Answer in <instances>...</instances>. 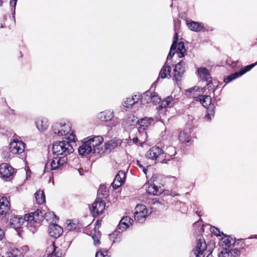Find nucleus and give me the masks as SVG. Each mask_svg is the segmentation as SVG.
Instances as JSON below:
<instances>
[{
	"label": "nucleus",
	"mask_w": 257,
	"mask_h": 257,
	"mask_svg": "<svg viewBox=\"0 0 257 257\" xmlns=\"http://www.w3.org/2000/svg\"><path fill=\"white\" fill-rule=\"evenodd\" d=\"M103 138L101 136L89 137L84 140L78 148L81 155H86L90 153H100Z\"/></svg>",
	"instance_id": "obj_1"
},
{
	"label": "nucleus",
	"mask_w": 257,
	"mask_h": 257,
	"mask_svg": "<svg viewBox=\"0 0 257 257\" xmlns=\"http://www.w3.org/2000/svg\"><path fill=\"white\" fill-rule=\"evenodd\" d=\"M71 124L67 123H56L52 126L53 133L58 136H65L66 139L70 141H75V135L71 129Z\"/></svg>",
	"instance_id": "obj_2"
},
{
	"label": "nucleus",
	"mask_w": 257,
	"mask_h": 257,
	"mask_svg": "<svg viewBox=\"0 0 257 257\" xmlns=\"http://www.w3.org/2000/svg\"><path fill=\"white\" fill-rule=\"evenodd\" d=\"M74 143L75 141H57L54 143L52 147V151L54 154L63 155L66 157L68 155L73 153L74 149L71 143Z\"/></svg>",
	"instance_id": "obj_3"
},
{
	"label": "nucleus",
	"mask_w": 257,
	"mask_h": 257,
	"mask_svg": "<svg viewBox=\"0 0 257 257\" xmlns=\"http://www.w3.org/2000/svg\"><path fill=\"white\" fill-rule=\"evenodd\" d=\"M187 92L190 93V97L194 98L196 101H199L204 107H207L211 105L212 100L211 96L201 95L204 93L203 88L194 87L189 89Z\"/></svg>",
	"instance_id": "obj_4"
},
{
	"label": "nucleus",
	"mask_w": 257,
	"mask_h": 257,
	"mask_svg": "<svg viewBox=\"0 0 257 257\" xmlns=\"http://www.w3.org/2000/svg\"><path fill=\"white\" fill-rule=\"evenodd\" d=\"M212 251L207 249V245L203 237L199 235L197 237V243L193 249L191 257H206L211 253Z\"/></svg>",
	"instance_id": "obj_5"
},
{
	"label": "nucleus",
	"mask_w": 257,
	"mask_h": 257,
	"mask_svg": "<svg viewBox=\"0 0 257 257\" xmlns=\"http://www.w3.org/2000/svg\"><path fill=\"white\" fill-rule=\"evenodd\" d=\"M178 39V33L176 32L173 38V44L171 47L170 51L168 54L167 59L165 65L163 66L162 69L161 70V71L159 74V77H160L161 78H169L171 77L170 74L171 68L170 66L168 65V62L169 61V59L170 58H172V57L175 54V52L174 51L176 49V46L175 43Z\"/></svg>",
	"instance_id": "obj_6"
},
{
	"label": "nucleus",
	"mask_w": 257,
	"mask_h": 257,
	"mask_svg": "<svg viewBox=\"0 0 257 257\" xmlns=\"http://www.w3.org/2000/svg\"><path fill=\"white\" fill-rule=\"evenodd\" d=\"M25 219L28 222L29 227L33 232L32 227L34 226V228L39 226L41 222L44 219L43 213L40 209H37L34 212H31L25 215Z\"/></svg>",
	"instance_id": "obj_7"
},
{
	"label": "nucleus",
	"mask_w": 257,
	"mask_h": 257,
	"mask_svg": "<svg viewBox=\"0 0 257 257\" xmlns=\"http://www.w3.org/2000/svg\"><path fill=\"white\" fill-rule=\"evenodd\" d=\"M146 158L156 160L163 163H166V156H164V151L159 147L154 146L151 148L146 154Z\"/></svg>",
	"instance_id": "obj_8"
},
{
	"label": "nucleus",
	"mask_w": 257,
	"mask_h": 257,
	"mask_svg": "<svg viewBox=\"0 0 257 257\" xmlns=\"http://www.w3.org/2000/svg\"><path fill=\"white\" fill-rule=\"evenodd\" d=\"M151 210H149L143 204H138L135 208V220L139 223H144L147 216L152 213Z\"/></svg>",
	"instance_id": "obj_9"
},
{
	"label": "nucleus",
	"mask_w": 257,
	"mask_h": 257,
	"mask_svg": "<svg viewBox=\"0 0 257 257\" xmlns=\"http://www.w3.org/2000/svg\"><path fill=\"white\" fill-rule=\"evenodd\" d=\"M67 158L65 156L56 157L54 158L49 164L47 163L45 165V170H57L60 168L67 163Z\"/></svg>",
	"instance_id": "obj_10"
},
{
	"label": "nucleus",
	"mask_w": 257,
	"mask_h": 257,
	"mask_svg": "<svg viewBox=\"0 0 257 257\" xmlns=\"http://www.w3.org/2000/svg\"><path fill=\"white\" fill-rule=\"evenodd\" d=\"M105 207L104 201L99 198H97L92 204L90 209L93 216H97L102 213Z\"/></svg>",
	"instance_id": "obj_11"
},
{
	"label": "nucleus",
	"mask_w": 257,
	"mask_h": 257,
	"mask_svg": "<svg viewBox=\"0 0 257 257\" xmlns=\"http://www.w3.org/2000/svg\"><path fill=\"white\" fill-rule=\"evenodd\" d=\"M10 149L13 154H21L24 151L25 144L22 141L14 139L10 144Z\"/></svg>",
	"instance_id": "obj_12"
},
{
	"label": "nucleus",
	"mask_w": 257,
	"mask_h": 257,
	"mask_svg": "<svg viewBox=\"0 0 257 257\" xmlns=\"http://www.w3.org/2000/svg\"><path fill=\"white\" fill-rule=\"evenodd\" d=\"M14 173V169L7 163L0 165V177L4 179L10 178Z\"/></svg>",
	"instance_id": "obj_13"
},
{
	"label": "nucleus",
	"mask_w": 257,
	"mask_h": 257,
	"mask_svg": "<svg viewBox=\"0 0 257 257\" xmlns=\"http://www.w3.org/2000/svg\"><path fill=\"white\" fill-rule=\"evenodd\" d=\"M185 62L183 61H181L175 65V67L174 69L173 77L176 81L181 80L185 72Z\"/></svg>",
	"instance_id": "obj_14"
},
{
	"label": "nucleus",
	"mask_w": 257,
	"mask_h": 257,
	"mask_svg": "<svg viewBox=\"0 0 257 257\" xmlns=\"http://www.w3.org/2000/svg\"><path fill=\"white\" fill-rule=\"evenodd\" d=\"M154 122V119L152 117H145L138 120L137 123L139 125V127L137 131L139 132H141L142 131H145L153 124Z\"/></svg>",
	"instance_id": "obj_15"
},
{
	"label": "nucleus",
	"mask_w": 257,
	"mask_h": 257,
	"mask_svg": "<svg viewBox=\"0 0 257 257\" xmlns=\"http://www.w3.org/2000/svg\"><path fill=\"white\" fill-rule=\"evenodd\" d=\"M62 227L57 224H51L49 225L48 232L49 234L55 238L59 237L63 233Z\"/></svg>",
	"instance_id": "obj_16"
},
{
	"label": "nucleus",
	"mask_w": 257,
	"mask_h": 257,
	"mask_svg": "<svg viewBox=\"0 0 257 257\" xmlns=\"http://www.w3.org/2000/svg\"><path fill=\"white\" fill-rule=\"evenodd\" d=\"M125 176L124 172L119 171L115 176L114 181L112 183L113 188L116 189L119 187L124 183Z\"/></svg>",
	"instance_id": "obj_17"
},
{
	"label": "nucleus",
	"mask_w": 257,
	"mask_h": 257,
	"mask_svg": "<svg viewBox=\"0 0 257 257\" xmlns=\"http://www.w3.org/2000/svg\"><path fill=\"white\" fill-rule=\"evenodd\" d=\"M25 221V217L23 218L18 215H15L10 219L11 226L15 229L20 228Z\"/></svg>",
	"instance_id": "obj_18"
},
{
	"label": "nucleus",
	"mask_w": 257,
	"mask_h": 257,
	"mask_svg": "<svg viewBox=\"0 0 257 257\" xmlns=\"http://www.w3.org/2000/svg\"><path fill=\"white\" fill-rule=\"evenodd\" d=\"M133 222V219L129 216L123 217L120 220L117 229L122 231H124L132 225Z\"/></svg>",
	"instance_id": "obj_19"
},
{
	"label": "nucleus",
	"mask_w": 257,
	"mask_h": 257,
	"mask_svg": "<svg viewBox=\"0 0 257 257\" xmlns=\"http://www.w3.org/2000/svg\"><path fill=\"white\" fill-rule=\"evenodd\" d=\"M240 251L236 248L228 250L227 248L223 249L218 254V257H238Z\"/></svg>",
	"instance_id": "obj_20"
},
{
	"label": "nucleus",
	"mask_w": 257,
	"mask_h": 257,
	"mask_svg": "<svg viewBox=\"0 0 257 257\" xmlns=\"http://www.w3.org/2000/svg\"><path fill=\"white\" fill-rule=\"evenodd\" d=\"M140 98L141 96L139 95H135L127 98L123 102V106L126 108H132L138 104Z\"/></svg>",
	"instance_id": "obj_21"
},
{
	"label": "nucleus",
	"mask_w": 257,
	"mask_h": 257,
	"mask_svg": "<svg viewBox=\"0 0 257 257\" xmlns=\"http://www.w3.org/2000/svg\"><path fill=\"white\" fill-rule=\"evenodd\" d=\"M145 187L147 192L153 195H159L163 190L161 187H159L155 184H150L149 183L146 184Z\"/></svg>",
	"instance_id": "obj_22"
},
{
	"label": "nucleus",
	"mask_w": 257,
	"mask_h": 257,
	"mask_svg": "<svg viewBox=\"0 0 257 257\" xmlns=\"http://www.w3.org/2000/svg\"><path fill=\"white\" fill-rule=\"evenodd\" d=\"M47 251L48 257H62V253L61 249L56 247L54 243L51 244L48 248Z\"/></svg>",
	"instance_id": "obj_23"
},
{
	"label": "nucleus",
	"mask_w": 257,
	"mask_h": 257,
	"mask_svg": "<svg viewBox=\"0 0 257 257\" xmlns=\"http://www.w3.org/2000/svg\"><path fill=\"white\" fill-rule=\"evenodd\" d=\"M10 204L6 197L0 199V214H5L10 210Z\"/></svg>",
	"instance_id": "obj_24"
},
{
	"label": "nucleus",
	"mask_w": 257,
	"mask_h": 257,
	"mask_svg": "<svg viewBox=\"0 0 257 257\" xmlns=\"http://www.w3.org/2000/svg\"><path fill=\"white\" fill-rule=\"evenodd\" d=\"M98 117L101 121H107L112 119L113 117V113L111 110H105L100 112L98 115Z\"/></svg>",
	"instance_id": "obj_25"
},
{
	"label": "nucleus",
	"mask_w": 257,
	"mask_h": 257,
	"mask_svg": "<svg viewBox=\"0 0 257 257\" xmlns=\"http://www.w3.org/2000/svg\"><path fill=\"white\" fill-rule=\"evenodd\" d=\"M187 26L190 30L194 32H199L204 28L203 23L191 21L187 23Z\"/></svg>",
	"instance_id": "obj_26"
},
{
	"label": "nucleus",
	"mask_w": 257,
	"mask_h": 257,
	"mask_svg": "<svg viewBox=\"0 0 257 257\" xmlns=\"http://www.w3.org/2000/svg\"><path fill=\"white\" fill-rule=\"evenodd\" d=\"M36 125L40 131H43L48 127V120L45 118H38L36 121Z\"/></svg>",
	"instance_id": "obj_27"
},
{
	"label": "nucleus",
	"mask_w": 257,
	"mask_h": 257,
	"mask_svg": "<svg viewBox=\"0 0 257 257\" xmlns=\"http://www.w3.org/2000/svg\"><path fill=\"white\" fill-rule=\"evenodd\" d=\"M198 75L202 80L207 81L210 78V73L208 69L204 67H201L197 70Z\"/></svg>",
	"instance_id": "obj_28"
},
{
	"label": "nucleus",
	"mask_w": 257,
	"mask_h": 257,
	"mask_svg": "<svg viewBox=\"0 0 257 257\" xmlns=\"http://www.w3.org/2000/svg\"><path fill=\"white\" fill-rule=\"evenodd\" d=\"M190 131L185 130L181 131L179 135V140L183 143H188L190 142Z\"/></svg>",
	"instance_id": "obj_29"
},
{
	"label": "nucleus",
	"mask_w": 257,
	"mask_h": 257,
	"mask_svg": "<svg viewBox=\"0 0 257 257\" xmlns=\"http://www.w3.org/2000/svg\"><path fill=\"white\" fill-rule=\"evenodd\" d=\"M6 257H23V255L20 250L17 248H13L7 251Z\"/></svg>",
	"instance_id": "obj_30"
},
{
	"label": "nucleus",
	"mask_w": 257,
	"mask_h": 257,
	"mask_svg": "<svg viewBox=\"0 0 257 257\" xmlns=\"http://www.w3.org/2000/svg\"><path fill=\"white\" fill-rule=\"evenodd\" d=\"M177 41L176 44V49L174 51L175 53L177 48L176 53L178 55L179 58H182L184 56V54L186 53V49L185 48L184 44L183 42H180L178 45H177Z\"/></svg>",
	"instance_id": "obj_31"
},
{
	"label": "nucleus",
	"mask_w": 257,
	"mask_h": 257,
	"mask_svg": "<svg viewBox=\"0 0 257 257\" xmlns=\"http://www.w3.org/2000/svg\"><path fill=\"white\" fill-rule=\"evenodd\" d=\"M235 242V239L229 236H226L221 239V245L226 247H229Z\"/></svg>",
	"instance_id": "obj_32"
},
{
	"label": "nucleus",
	"mask_w": 257,
	"mask_h": 257,
	"mask_svg": "<svg viewBox=\"0 0 257 257\" xmlns=\"http://www.w3.org/2000/svg\"><path fill=\"white\" fill-rule=\"evenodd\" d=\"M36 202L39 204H42L45 202V196L42 190H39L35 194Z\"/></svg>",
	"instance_id": "obj_33"
},
{
	"label": "nucleus",
	"mask_w": 257,
	"mask_h": 257,
	"mask_svg": "<svg viewBox=\"0 0 257 257\" xmlns=\"http://www.w3.org/2000/svg\"><path fill=\"white\" fill-rule=\"evenodd\" d=\"M78 226V222L76 220H68L66 222L65 228L68 231H72L75 229Z\"/></svg>",
	"instance_id": "obj_34"
},
{
	"label": "nucleus",
	"mask_w": 257,
	"mask_h": 257,
	"mask_svg": "<svg viewBox=\"0 0 257 257\" xmlns=\"http://www.w3.org/2000/svg\"><path fill=\"white\" fill-rule=\"evenodd\" d=\"M173 99L172 97L168 96L165 100H163L161 102L160 107L162 108H165L168 106H172L174 104L173 102Z\"/></svg>",
	"instance_id": "obj_35"
},
{
	"label": "nucleus",
	"mask_w": 257,
	"mask_h": 257,
	"mask_svg": "<svg viewBox=\"0 0 257 257\" xmlns=\"http://www.w3.org/2000/svg\"><path fill=\"white\" fill-rule=\"evenodd\" d=\"M240 76V75L239 72H235L234 74H232L229 76H227L224 78V82L226 83H228L231 82L232 80L235 79V78Z\"/></svg>",
	"instance_id": "obj_36"
},
{
	"label": "nucleus",
	"mask_w": 257,
	"mask_h": 257,
	"mask_svg": "<svg viewBox=\"0 0 257 257\" xmlns=\"http://www.w3.org/2000/svg\"><path fill=\"white\" fill-rule=\"evenodd\" d=\"M153 92H152L151 89L146 91L143 96L142 98L144 99L147 103L151 102L152 96H153Z\"/></svg>",
	"instance_id": "obj_37"
},
{
	"label": "nucleus",
	"mask_w": 257,
	"mask_h": 257,
	"mask_svg": "<svg viewBox=\"0 0 257 257\" xmlns=\"http://www.w3.org/2000/svg\"><path fill=\"white\" fill-rule=\"evenodd\" d=\"M176 149L173 147H169L167 149V152L166 154H164V156H166V158L167 156H170V157L174 156L176 155Z\"/></svg>",
	"instance_id": "obj_38"
},
{
	"label": "nucleus",
	"mask_w": 257,
	"mask_h": 257,
	"mask_svg": "<svg viewBox=\"0 0 257 257\" xmlns=\"http://www.w3.org/2000/svg\"><path fill=\"white\" fill-rule=\"evenodd\" d=\"M257 64V62L251 64V65L246 66L244 69L241 70L239 71V73L240 75V76L242 75L243 74H245L247 71H249L250 70H251L253 67H254Z\"/></svg>",
	"instance_id": "obj_39"
},
{
	"label": "nucleus",
	"mask_w": 257,
	"mask_h": 257,
	"mask_svg": "<svg viewBox=\"0 0 257 257\" xmlns=\"http://www.w3.org/2000/svg\"><path fill=\"white\" fill-rule=\"evenodd\" d=\"M152 97L151 102H152L154 104H158L161 102V98L157 93L153 92V96H152Z\"/></svg>",
	"instance_id": "obj_40"
},
{
	"label": "nucleus",
	"mask_w": 257,
	"mask_h": 257,
	"mask_svg": "<svg viewBox=\"0 0 257 257\" xmlns=\"http://www.w3.org/2000/svg\"><path fill=\"white\" fill-rule=\"evenodd\" d=\"M137 165L143 170L144 174H147L148 172V169L145 168V167L141 163V162L139 160L137 161Z\"/></svg>",
	"instance_id": "obj_41"
},
{
	"label": "nucleus",
	"mask_w": 257,
	"mask_h": 257,
	"mask_svg": "<svg viewBox=\"0 0 257 257\" xmlns=\"http://www.w3.org/2000/svg\"><path fill=\"white\" fill-rule=\"evenodd\" d=\"M120 122V120L118 118H115L113 119L110 123L111 126H114L119 124Z\"/></svg>",
	"instance_id": "obj_42"
},
{
	"label": "nucleus",
	"mask_w": 257,
	"mask_h": 257,
	"mask_svg": "<svg viewBox=\"0 0 257 257\" xmlns=\"http://www.w3.org/2000/svg\"><path fill=\"white\" fill-rule=\"evenodd\" d=\"M211 231L214 233L215 235H216L217 236H220V231L218 229V228H216V227H213L212 228H211Z\"/></svg>",
	"instance_id": "obj_43"
},
{
	"label": "nucleus",
	"mask_w": 257,
	"mask_h": 257,
	"mask_svg": "<svg viewBox=\"0 0 257 257\" xmlns=\"http://www.w3.org/2000/svg\"><path fill=\"white\" fill-rule=\"evenodd\" d=\"M128 143H131V141H133L134 143L136 144L138 142V138L137 137H134L133 139L131 138V137H129V140H128Z\"/></svg>",
	"instance_id": "obj_44"
},
{
	"label": "nucleus",
	"mask_w": 257,
	"mask_h": 257,
	"mask_svg": "<svg viewBox=\"0 0 257 257\" xmlns=\"http://www.w3.org/2000/svg\"><path fill=\"white\" fill-rule=\"evenodd\" d=\"M92 238L94 240V244L95 245L99 244L100 243V241L99 239L98 238H97L96 237L93 236Z\"/></svg>",
	"instance_id": "obj_45"
},
{
	"label": "nucleus",
	"mask_w": 257,
	"mask_h": 257,
	"mask_svg": "<svg viewBox=\"0 0 257 257\" xmlns=\"http://www.w3.org/2000/svg\"><path fill=\"white\" fill-rule=\"evenodd\" d=\"M95 257H105V255L102 251H99L96 253Z\"/></svg>",
	"instance_id": "obj_46"
},
{
	"label": "nucleus",
	"mask_w": 257,
	"mask_h": 257,
	"mask_svg": "<svg viewBox=\"0 0 257 257\" xmlns=\"http://www.w3.org/2000/svg\"><path fill=\"white\" fill-rule=\"evenodd\" d=\"M5 236V233L3 229L0 228V241L2 240Z\"/></svg>",
	"instance_id": "obj_47"
},
{
	"label": "nucleus",
	"mask_w": 257,
	"mask_h": 257,
	"mask_svg": "<svg viewBox=\"0 0 257 257\" xmlns=\"http://www.w3.org/2000/svg\"><path fill=\"white\" fill-rule=\"evenodd\" d=\"M212 85H213V84H212L211 80L209 81V82L206 85L207 88L208 90L211 89Z\"/></svg>",
	"instance_id": "obj_48"
},
{
	"label": "nucleus",
	"mask_w": 257,
	"mask_h": 257,
	"mask_svg": "<svg viewBox=\"0 0 257 257\" xmlns=\"http://www.w3.org/2000/svg\"><path fill=\"white\" fill-rule=\"evenodd\" d=\"M17 0H11L10 5L13 7H15L17 4Z\"/></svg>",
	"instance_id": "obj_49"
},
{
	"label": "nucleus",
	"mask_w": 257,
	"mask_h": 257,
	"mask_svg": "<svg viewBox=\"0 0 257 257\" xmlns=\"http://www.w3.org/2000/svg\"><path fill=\"white\" fill-rule=\"evenodd\" d=\"M209 110H207V114L206 115V117L209 119L210 120L212 117H213V115L212 114H209L208 113Z\"/></svg>",
	"instance_id": "obj_50"
},
{
	"label": "nucleus",
	"mask_w": 257,
	"mask_h": 257,
	"mask_svg": "<svg viewBox=\"0 0 257 257\" xmlns=\"http://www.w3.org/2000/svg\"><path fill=\"white\" fill-rule=\"evenodd\" d=\"M152 201V203L154 205H158L160 204V203L157 200H153Z\"/></svg>",
	"instance_id": "obj_51"
},
{
	"label": "nucleus",
	"mask_w": 257,
	"mask_h": 257,
	"mask_svg": "<svg viewBox=\"0 0 257 257\" xmlns=\"http://www.w3.org/2000/svg\"><path fill=\"white\" fill-rule=\"evenodd\" d=\"M28 249H29V248H28V246H26H26H23L22 247V250H23V251H27V250H28Z\"/></svg>",
	"instance_id": "obj_52"
},
{
	"label": "nucleus",
	"mask_w": 257,
	"mask_h": 257,
	"mask_svg": "<svg viewBox=\"0 0 257 257\" xmlns=\"http://www.w3.org/2000/svg\"><path fill=\"white\" fill-rule=\"evenodd\" d=\"M115 233H113L112 234H110V239H112L113 238H114V236L115 235Z\"/></svg>",
	"instance_id": "obj_53"
},
{
	"label": "nucleus",
	"mask_w": 257,
	"mask_h": 257,
	"mask_svg": "<svg viewBox=\"0 0 257 257\" xmlns=\"http://www.w3.org/2000/svg\"><path fill=\"white\" fill-rule=\"evenodd\" d=\"M77 171L79 173V174H80V175H82V173H81V170H78Z\"/></svg>",
	"instance_id": "obj_54"
},
{
	"label": "nucleus",
	"mask_w": 257,
	"mask_h": 257,
	"mask_svg": "<svg viewBox=\"0 0 257 257\" xmlns=\"http://www.w3.org/2000/svg\"><path fill=\"white\" fill-rule=\"evenodd\" d=\"M3 1L2 0H0V6L2 5Z\"/></svg>",
	"instance_id": "obj_55"
},
{
	"label": "nucleus",
	"mask_w": 257,
	"mask_h": 257,
	"mask_svg": "<svg viewBox=\"0 0 257 257\" xmlns=\"http://www.w3.org/2000/svg\"><path fill=\"white\" fill-rule=\"evenodd\" d=\"M115 241H117V240H113V242H115Z\"/></svg>",
	"instance_id": "obj_56"
},
{
	"label": "nucleus",
	"mask_w": 257,
	"mask_h": 257,
	"mask_svg": "<svg viewBox=\"0 0 257 257\" xmlns=\"http://www.w3.org/2000/svg\"><path fill=\"white\" fill-rule=\"evenodd\" d=\"M0 257H4L3 256H2L1 255H0Z\"/></svg>",
	"instance_id": "obj_57"
}]
</instances>
